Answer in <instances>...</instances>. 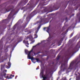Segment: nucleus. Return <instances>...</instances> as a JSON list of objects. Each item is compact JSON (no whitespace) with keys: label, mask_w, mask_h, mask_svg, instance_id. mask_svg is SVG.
<instances>
[{"label":"nucleus","mask_w":80,"mask_h":80,"mask_svg":"<svg viewBox=\"0 0 80 80\" xmlns=\"http://www.w3.org/2000/svg\"><path fill=\"white\" fill-rule=\"evenodd\" d=\"M32 50L31 51L29 52L27 50H25V53L27 54V53H28V59H31V61L33 62V60L34 59V58H33V57H31V56L30 55V53L32 52Z\"/></svg>","instance_id":"1"},{"label":"nucleus","mask_w":80,"mask_h":80,"mask_svg":"<svg viewBox=\"0 0 80 80\" xmlns=\"http://www.w3.org/2000/svg\"><path fill=\"white\" fill-rule=\"evenodd\" d=\"M80 46V41L78 42L75 48L74 49H73L72 50V52H71V53H70V54L72 55L73 53H75V52L76 51V50L77 49V48H78L79 46Z\"/></svg>","instance_id":"2"},{"label":"nucleus","mask_w":80,"mask_h":80,"mask_svg":"<svg viewBox=\"0 0 80 80\" xmlns=\"http://www.w3.org/2000/svg\"><path fill=\"white\" fill-rule=\"evenodd\" d=\"M17 13V12H16L15 10H12L9 15L8 17H10L12 15H15Z\"/></svg>","instance_id":"3"},{"label":"nucleus","mask_w":80,"mask_h":80,"mask_svg":"<svg viewBox=\"0 0 80 80\" xmlns=\"http://www.w3.org/2000/svg\"><path fill=\"white\" fill-rule=\"evenodd\" d=\"M14 8V7L12 6H10L7 7V8L6 9V10L7 12H8L9 11H10L13 8Z\"/></svg>","instance_id":"4"},{"label":"nucleus","mask_w":80,"mask_h":80,"mask_svg":"<svg viewBox=\"0 0 80 80\" xmlns=\"http://www.w3.org/2000/svg\"><path fill=\"white\" fill-rule=\"evenodd\" d=\"M62 68H63V70H62V71H64L66 68H67V65L65 64V62H64V63H62L61 64Z\"/></svg>","instance_id":"5"},{"label":"nucleus","mask_w":80,"mask_h":80,"mask_svg":"<svg viewBox=\"0 0 80 80\" xmlns=\"http://www.w3.org/2000/svg\"><path fill=\"white\" fill-rule=\"evenodd\" d=\"M75 65V63H74V62H72L70 64V66L69 67L68 69H70V70H72V69L73 67V66Z\"/></svg>","instance_id":"6"},{"label":"nucleus","mask_w":80,"mask_h":80,"mask_svg":"<svg viewBox=\"0 0 80 80\" xmlns=\"http://www.w3.org/2000/svg\"><path fill=\"white\" fill-rule=\"evenodd\" d=\"M40 26H39L38 27V29L37 30V31H36L35 32V34L34 35L35 36V38H37V37H38V36H37V33H38V30H39V29H40Z\"/></svg>","instance_id":"7"},{"label":"nucleus","mask_w":80,"mask_h":80,"mask_svg":"<svg viewBox=\"0 0 80 80\" xmlns=\"http://www.w3.org/2000/svg\"><path fill=\"white\" fill-rule=\"evenodd\" d=\"M28 38L30 40L31 39H32L33 38L32 36L31 35L29 36H28L26 38V40H27V39H28Z\"/></svg>","instance_id":"8"},{"label":"nucleus","mask_w":80,"mask_h":80,"mask_svg":"<svg viewBox=\"0 0 80 80\" xmlns=\"http://www.w3.org/2000/svg\"><path fill=\"white\" fill-rule=\"evenodd\" d=\"M23 42L24 43H25L26 46L27 47H28V46L27 45H29V43H28V41H25V40H24Z\"/></svg>","instance_id":"9"},{"label":"nucleus","mask_w":80,"mask_h":80,"mask_svg":"<svg viewBox=\"0 0 80 80\" xmlns=\"http://www.w3.org/2000/svg\"><path fill=\"white\" fill-rule=\"evenodd\" d=\"M6 75V73H3V74H2L1 76H0V78L2 79L3 78V77H5V76Z\"/></svg>","instance_id":"10"},{"label":"nucleus","mask_w":80,"mask_h":80,"mask_svg":"<svg viewBox=\"0 0 80 80\" xmlns=\"http://www.w3.org/2000/svg\"><path fill=\"white\" fill-rule=\"evenodd\" d=\"M30 17H31V15L29 16L26 19L27 20H29L30 19Z\"/></svg>","instance_id":"11"},{"label":"nucleus","mask_w":80,"mask_h":80,"mask_svg":"<svg viewBox=\"0 0 80 80\" xmlns=\"http://www.w3.org/2000/svg\"><path fill=\"white\" fill-rule=\"evenodd\" d=\"M49 30H50V27H48V28H47V32L48 33V31H49Z\"/></svg>","instance_id":"12"},{"label":"nucleus","mask_w":80,"mask_h":80,"mask_svg":"<svg viewBox=\"0 0 80 80\" xmlns=\"http://www.w3.org/2000/svg\"><path fill=\"white\" fill-rule=\"evenodd\" d=\"M68 32V30H67L66 32H64V33H63L62 34V35H65V34H66V33H67Z\"/></svg>","instance_id":"13"},{"label":"nucleus","mask_w":80,"mask_h":80,"mask_svg":"<svg viewBox=\"0 0 80 80\" xmlns=\"http://www.w3.org/2000/svg\"><path fill=\"white\" fill-rule=\"evenodd\" d=\"M35 59L36 60L37 62H40V59Z\"/></svg>","instance_id":"14"},{"label":"nucleus","mask_w":80,"mask_h":80,"mask_svg":"<svg viewBox=\"0 0 80 80\" xmlns=\"http://www.w3.org/2000/svg\"><path fill=\"white\" fill-rule=\"evenodd\" d=\"M6 78H8V79H10V78H11V77H10L9 78H8V76L7 77H6Z\"/></svg>","instance_id":"15"},{"label":"nucleus","mask_w":80,"mask_h":80,"mask_svg":"<svg viewBox=\"0 0 80 80\" xmlns=\"http://www.w3.org/2000/svg\"><path fill=\"white\" fill-rule=\"evenodd\" d=\"M8 66H10V65H11V63H10V62H8Z\"/></svg>","instance_id":"16"},{"label":"nucleus","mask_w":80,"mask_h":80,"mask_svg":"<svg viewBox=\"0 0 80 80\" xmlns=\"http://www.w3.org/2000/svg\"><path fill=\"white\" fill-rule=\"evenodd\" d=\"M6 67L7 68H10V67L8 66H6Z\"/></svg>","instance_id":"17"},{"label":"nucleus","mask_w":80,"mask_h":80,"mask_svg":"<svg viewBox=\"0 0 80 80\" xmlns=\"http://www.w3.org/2000/svg\"><path fill=\"white\" fill-rule=\"evenodd\" d=\"M63 80H67V79L66 78H63Z\"/></svg>","instance_id":"18"},{"label":"nucleus","mask_w":80,"mask_h":80,"mask_svg":"<svg viewBox=\"0 0 80 80\" xmlns=\"http://www.w3.org/2000/svg\"><path fill=\"white\" fill-rule=\"evenodd\" d=\"M72 35H73V33H71V34L70 35V37H72Z\"/></svg>","instance_id":"19"},{"label":"nucleus","mask_w":80,"mask_h":80,"mask_svg":"<svg viewBox=\"0 0 80 80\" xmlns=\"http://www.w3.org/2000/svg\"><path fill=\"white\" fill-rule=\"evenodd\" d=\"M11 76H12V77H14V75H12L11 74Z\"/></svg>","instance_id":"20"},{"label":"nucleus","mask_w":80,"mask_h":80,"mask_svg":"<svg viewBox=\"0 0 80 80\" xmlns=\"http://www.w3.org/2000/svg\"><path fill=\"white\" fill-rule=\"evenodd\" d=\"M51 38V37L50 36L48 38V39H50Z\"/></svg>","instance_id":"21"},{"label":"nucleus","mask_w":80,"mask_h":80,"mask_svg":"<svg viewBox=\"0 0 80 80\" xmlns=\"http://www.w3.org/2000/svg\"><path fill=\"white\" fill-rule=\"evenodd\" d=\"M4 72H7V71L6 70H5L4 71Z\"/></svg>","instance_id":"22"},{"label":"nucleus","mask_w":80,"mask_h":80,"mask_svg":"<svg viewBox=\"0 0 80 80\" xmlns=\"http://www.w3.org/2000/svg\"><path fill=\"white\" fill-rule=\"evenodd\" d=\"M39 68H38V67L37 68H36V70H38V69H39Z\"/></svg>","instance_id":"23"},{"label":"nucleus","mask_w":80,"mask_h":80,"mask_svg":"<svg viewBox=\"0 0 80 80\" xmlns=\"http://www.w3.org/2000/svg\"><path fill=\"white\" fill-rule=\"evenodd\" d=\"M45 28H43V30H45Z\"/></svg>","instance_id":"24"},{"label":"nucleus","mask_w":80,"mask_h":80,"mask_svg":"<svg viewBox=\"0 0 80 80\" xmlns=\"http://www.w3.org/2000/svg\"><path fill=\"white\" fill-rule=\"evenodd\" d=\"M41 21L40 22H38V23H41Z\"/></svg>","instance_id":"25"},{"label":"nucleus","mask_w":80,"mask_h":80,"mask_svg":"<svg viewBox=\"0 0 80 80\" xmlns=\"http://www.w3.org/2000/svg\"><path fill=\"white\" fill-rule=\"evenodd\" d=\"M36 47V46H35L33 47V48H34V47Z\"/></svg>","instance_id":"26"},{"label":"nucleus","mask_w":80,"mask_h":80,"mask_svg":"<svg viewBox=\"0 0 80 80\" xmlns=\"http://www.w3.org/2000/svg\"><path fill=\"white\" fill-rule=\"evenodd\" d=\"M58 57V59H59V57Z\"/></svg>","instance_id":"27"},{"label":"nucleus","mask_w":80,"mask_h":80,"mask_svg":"<svg viewBox=\"0 0 80 80\" xmlns=\"http://www.w3.org/2000/svg\"><path fill=\"white\" fill-rule=\"evenodd\" d=\"M52 72H53V71H51V72H50L51 73H52Z\"/></svg>","instance_id":"28"},{"label":"nucleus","mask_w":80,"mask_h":80,"mask_svg":"<svg viewBox=\"0 0 80 80\" xmlns=\"http://www.w3.org/2000/svg\"><path fill=\"white\" fill-rule=\"evenodd\" d=\"M40 44V43H38V44L37 45H39Z\"/></svg>","instance_id":"29"},{"label":"nucleus","mask_w":80,"mask_h":80,"mask_svg":"<svg viewBox=\"0 0 80 80\" xmlns=\"http://www.w3.org/2000/svg\"><path fill=\"white\" fill-rule=\"evenodd\" d=\"M15 78V79H17V77H16Z\"/></svg>","instance_id":"30"},{"label":"nucleus","mask_w":80,"mask_h":80,"mask_svg":"<svg viewBox=\"0 0 80 80\" xmlns=\"http://www.w3.org/2000/svg\"><path fill=\"white\" fill-rule=\"evenodd\" d=\"M30 43H31H31H33V42H31Z\"/></svg>","instance_id":"31"},{"label":"nucleus","mask_w":80,"mask_h":80,"mask_svg":"<svg viewBox=\"0 0 80 80\" xmlns=\"http://www.w3.org/2000/svg\"><path fill=\"white\" fill-rule=\"evenodd\" d=\"M18 77V76H16V77Z\"/></svg>","instance_id":"32"},{"label":"nucleus","mask_w":80,"mask_h":80,"mask_svg":"<svg viewBox=\"0 0 80 80\" xmlns=\"http://www.w3.org/2000/svg\"><path fill=\"white\" fill-rule=\"evenodd\" d=\"M31 33V32H29V33Z\"/></svg>","instance_id":"33"},{"label":"nucleus","mask_w":80,"mask_h":80,"mask_svg":"<svg viewBox=\"0 0 80 80\" xmlns=\"http://www.w3.org/2000/svg\"><path fill=\"white\" fill-rule=\"evenodd\" d=\"M34 63H35V62H34Z\"/></svg>","instance_id":"34"},{"label":"nucleus","mask_w":80,"mask_h":80,"mask_svg":"<svg viewBox=\"0 0 80 80\" xmlns=\"http://www.w3.org/2000/svg\"><path fill=\"white\" fill-rule=\"evenodd\" d=\"M71 80V79H70V80Z\"/></svg>","instance_id":"35"},{"label":"nucleus","mask_w":80,"mask_h":80,"mask_svg":"<svg viewBox=\"0 0 80 80\" xmlns=\"http://www.w3.org/2000/svg\"><path fill=\"white\" fill-rule=\"evenodd\" d=\"M71 80V79H70V80Z\"/></svg>","instance_id":"36"}]
</instances>
